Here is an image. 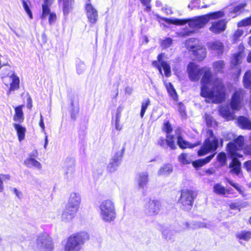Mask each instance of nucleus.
Returning <instances> with one entry per match:
<instances>
[{
	"mask_svg": "<svg viewBox=\"0 0 251 251\" xmlns=\"http://www.w3.org/2000/svg\"><path fill=\"white\" fill-rule=\"evenodd\" d=\"M81 199L80 196L75 193L71 194L68 202L61 214V219L65 222H69L76 216L78 211Z\"/></svg>",
	"mask_w": 251,
	"mask_h": 251,
	"instance_id": "nucleus-2",
	"label": "nucleus"
},
{
	"mask_svg": "<svg viewBox=\"0 0 251 251\" xmlns=\"http://www.w3.org/2000/svg\"><path fill=\"white\" fill-rule=\"evenodd\" d=\"M238 48L239 50L232 55L230 63L231 69L236 70V77H238L241 73V68L238 66L241 64L240 59L242 58L245 50L243 45H240Z\"/></svg>",
	"mask_w": 251,
	"mask_h": 251,
	"instance_id": "nucleus-12",
	"label": "nucleus"
},
{
	"mask_svg": "<svg viewBox=\"0 0 251 251\" xmlns=\"http://www.w3.org/2000/svg\"><path fill=\"white\" fill-rule=\"evenodd\" d=\"M90 239L89 234L81 231L72 234L68 237L64 247L65 251H79L81 246Z\"/></svg>",
	"mask_w": 251,
	"mask_h": 251,
	"instance_id": "nucleus-3",
	"label": "nucleus"
},
{
	"mask_svg": "<svg viewBox=\"0 0 251 251\" xmlns=\"http://www.w3.org/2000/svg\"><path fill=\"white\" fill-rule=\"evenodd\" d=\"M220 115L225 119L228 120L231 116V113L228 109L222 107L220 110Z\"/></svg>",
	"mask_w": 251,
	"mask_h": 251,
	"instance_id": "nucleus-45",
	"label": "nucleus"
},
{
	"mask_svg": "<svg viewBox=\"0 0 251 251\" xmlns=\"http://www.w3.org/2000/svg\"><path fill=\"white\" fill-rule=\"evenodd\" d=\"M3 190V182L0 178V192H2Z\"/></svg>",
	"mask_w": 251,
	"mask_h": 251,
	"instance_id": "nucleus-62",
	"label": "nucleus"
},
{
	"mask_svg": "<svg viewBox=\"0 0 251 251\" xmlns=\"http://www.w3.org/2000/svg\"><path fill=\"white\" fill-rule=\"evenodd\" d=\"M226 194H233V190L231 188L226 189Z\"/></svg>",
	"mask_w": 251,
	"mask_h": 251,
	"instance_id": "nucleus-59",
	"label": "nucleus"
},
{
	"mask_svg": "<svg viewBox=\"0 0 251 251\" xmlns=\"http://www.w3.org/2000/svg\"><path fill=\"white\" fill-rule=\"evenodd\" d=\"M244 167L248 172H251V159L245 161L244 164Z\"/></svg>",
	"mask_w": 251,
	"mask_h": 251,
	"instance_id": "nucleus-54",
	"label": "nucleus"
},
{
	"mask_svg": "<svg viewBox=\"0 0 251 251\" xmlns=\"http://www.w3.org/2000/svg\"><path fill=\"white\" fill-rule=\"evenodd\" d=\"M246 5V3H240L234 7H233L232 9V13H236L238 12H240L241 11H242L244 9L245 6Z\"/></svg>",
	"mask_w": 251,
	"mask_h": 251,
	"instance_id": "nucleus-48",
	"label": "nucleus"
},
{
	"mask_svg": "<svg viewBox=\"0 0 251 251\" xmlns=\"http://www.w3.org/2000/svg\"><path fill=\"white\" fill-rule=\"evenodd\" d=\"M219 147V141L216 137H214L212 140L206 138L203 142V145L197 151L198 156H204L208 153L215 152V151Z\"/></svg>",
	"mask_w": 251,
	"mask_h": 251,
	"instance_id": "nucleus-9",
	"label": "nucleus"
},
{
	"mask_svg": "<svg viewBox=\"0 0 251 251\" xmlns=\"http://www.w3.org/2000/svg\"><path fill=\"white\" fill-rule=\"evenodd\" d=\"M172 41L173 40L171 38H167L162 42L161 46L163 47V48L167 49L172 45Z\"/></svg>",
	"mask_w": 251,
	"mask_h": 251,
	"instance_id": "nucleus-50",
	"label": "nucleus"
},
{
	"mask_svg": "<svg viewBox=\"0 0 251 251\" xmlns=\"http://www.w3.org/2000/svg\"><path fill=\"white\" fill-rule=\"evenodd\" d=\"M100 215L102 219L108 222L113 221L116 217V211L114 203L109 200L102 202L100 206Z\"/></svg>",
	"mask_w": 251,
	"mask_h": 251,
	"instance_id": "nucleus-5",
	"label": "nucleus"
},
{
	"mask_svg": "<svg viewBox=\"0 0 251 251\" xmlns=\"http://www.w3.org/2000/svg\"><path fill=\"white\" fill-rule=\"evenodd\" d=\"M238 27L251 26V16L239 21L237 24Z\"/></svg>",
	"mask_w": 251,
	"mask_h": 251,
	"instance_id": "nucleus-40",
	"label": "nucleus"
},
{
	"mask_svg": "<svg viewBox=\"0 0 251 251\" xmlns=\"http://www.w3.org/2000/svg\"><path fill=\"white\" fill-rule=\"evenodd\" d=\"M245 139L243 135H239L232 141L228 142L226 145V151L232 158L233 157L242 158L243 155L238 153V151L242 150L244 145Z\"/></svg>",
	"mask_w": 251,
	"mask_h": 251,
	"instance_id": "nucleus-4",
	"label": "nucleus"
},
{
	"mask_svg": "<svg viewBox=\"0 0 251 251\" xmlns=\"http://www.w3.org/2000/svg\"><path fill=\"white\" fill-rule=\"evenodd\" d=\"M228 167L230 169V173L232 175L239 176L242 172L241 163L236 157H233L231 159L228 165Z\"/></svg>",
	"mask_w": 251,
	"mask_h": 251,
	"instance_id": "nucleus-25",
	"label": "nucleus"
},
{
	"mask_svg": "<svg viewBox=\"0 0 251 251\" xmlns=\"http://www.w3.org/2000/svg\"><path fill=\"white\" fill-rule=\"evenodd\" d=\"M208 133H209V136H210L211 137H212V138H214V137H215V136H214V133H213V132L212 130H211V129L208 130Z\"/></svg>",
	"mask_w": 251,
	"mask_h": 251,
	"instance_id": "nucleus-61",
	"label": "nucleus"
},
{
	"mask_svg": "<svg viewBox=\"0 0 251 251\" xmlns=\"http://www.w3.org/2000/svg\"><path fill=\"white\" fill-rule=\"evenodd\" d=\"M125 151V148L123 147L120 152L116 153L114 157L112 159V161L109 163L108 166L109 171L110 172L114 171L115 169V167L118 165L119 161L121 160Z\"/></svg>",
	"mask_w": 251,
	"mask_h": 251,
	"instance_id": "nucleus-28",
	"label": "nucleus"
},
{
	"mask_svg": "<svg viewBox=\"0 0 251 251\" xmlns=\"http://www.w3.org/2000/svg\"><path fill=\"white\" fill-rule=\"evenodd\" d=\"M227 23L225 19L214 21L209 28V30L215 34L223 33L226 29Z\"/></svg>",
	"mask_w": 251,
	"mask_h": 251,
	"instance_id": "nucleus-18",
	"label": "nucleus"
},
{
	"mask_svg": "<svg viewBox=\"0 0 251 251\" xmlns=\"http://www.w3.org/2000/svg\"><path fill=\"white\" fill-rule=\"evenodd\" d=\"M176 133L177 144L181 149L184 150L186 149H193L200 145V142H197L192 144L185 140L181 134L180 130L178 128L176 131Z\"/></svg>",
	"mask_w": 251,
	"mask_h": 251,
	"instance_id": "nucleus-19",
	"label": "nucleus"
},
{
	"mask_svg": "<svg viewBox=\"0 0 251 251\" xmlns=\"http://www.w3.org/2000/svg\"><path fill=\"white\" fill-rule=\"evenodd\" d=\"M247 61L248 63H251V51L249 52V54L247 57Z\"/></svg>",
	"mask_w": 251,
	"mask_h": 251,
	"instance_id": "nucleus-58",
	"label": "nucleus"
},
{
	"mask_svg": "<svg viewBox=\"0 0 251 251\" xmlns=\"http://www.w3.org/2000/svg\"><path fill=\"white\" fill-rule=\"evenodd\" d=\"M24 105L21 104L14 107L15 113L13 116V120L19 124L22 123L25 119L24 113L23 108Z\"/></svg>",
	"mask_w": 251,
	"mask_h": 251,
	"instance_id": "nucleus-29",
	"label": "nucleus"
},
{
	"mask_svg": "<svg viewBox=\"0 0 251 251\" xmlns=\"http://www.w3.org/2000/svg\"><path fill=\"white\" fill-rule=\"evenodd\" d=\"M189 51L197 62L204 60L207 56L205 47L201 44H197L190 46Z\"/></svg>",
	"mask_w": 251,
	"mask_h": 251,
	"instance_id": "nucleus-13",
	"label": "nucleus"
},
{
	"mask_svg": "<svg viewBox=\"0 0 251 251\" xmlns=\"http://www.w3.org/2000/svg\"><path fill=\"white\" fill-rule=\"evenodd\" d=\"M156 18L157 20L160 22V20L165 22L168 24H173L175 25H182L188 24L189 27L193 29H198L197 27L192 25L193 22L197 20V17L192 19H170L166 17H161L158 14L155 15Z\"/></svg>",
	"mask_w": 251,
	"mask_h": 251,
	"instance_id": "nucleus-14",
	"label": "nucleus"
},
{
	"mask_svg": "<svg viewBox=\"0 0 251 251\" xmlns=\"http://www.w3.org/2000/svg\"><path fill=\"white\" fill-rule=\"evenodd\" d=\"M165 86L170 97L175 101H177L178 100V96L172 83L171 82L166 83Z\"/></svg>",
	"mask_w": 251,
	"mask_h": 251,
	"instance_id": "nucleus-31",
	"label": "nucleus"
},
{
	"mask_svg": "<svg viewBox=\"0 0 251 251\" xmlns=\"http://www.w3.org/2000/svg\"><path fill=\"white\" fill-rule=\"evenodd\" d=\"M26 107L29 109H31L32 107V100L30 96H28L27 98Z\"/></svg>",
	"mask_w": 251,
	"mask_h": 251,
	"instance_id": "nucleus-55",
	"label": "nucleus"
},
{
	"mask_svg": "<svg viewBox=\"0 0 251 251\" xmlns=\"http://www.w3.org/2000/svg\"><path fill=\"white\" fill-rule=\"evenodd\" d=\"M74 169L72 167H70L68 168V172L66 173V174H68L69 173V171L73 172H74Z\"/></svg>",
	"mask_w": 251,
	"mask_h": 251,
	"instance_id": "nucleus-64",
	"label": "nucleus"
},
{
	"mask_svg": "<svg viewBox=\"0 0 251 251\" xmlns=\"http://www.w3.org/2000/svg\"><path fill=\"white\" fill-rule=\"evenodd\" d=\"M204 119L207 126H211L213 124V118L209 115L206 114L205 115Z\"/></svg>",
	"mask_w": 251,
	"mask_h": 251,
	"instance_id": "nucleus-53",
	"label": "nucleus"
},
{
	"mask_svg": "<svg viewBox=\"0 0 251 251\" xmlns=\"http://www.w3.org/2000/svg\"><path fill=\"white\" fill-rule=\"evenodd\" d=\"M236 124L242 129L251 130V121L244 116L238 117Z\"/></svg>",
	"mask_w": 251,
	"mask_h": 251,
	"instance_id": "nucleus-26",
	"label": "nucleus"
},
{
	"mask_svg": "<svg viewBox=\"0 0 251 251\" xmlns=\"http://www.w3.org/2000/svg\"><path fill=\"white\" fill-rule=\"evenodd\" d=\"M242 151L245 155L251 156V144L243 146Z\"/></svg>",
	"mask_w": 251,
	"mask_h": 251,
	"instance_id": "nucleus-52",
	"label": "nucleus"
},
{
	"mask_svg": "<svg viewBox=\"0 0 251 251\" xmlns=\"http://www.w3.org/2000/svg\"><path fill=\"white\" fill-rule=\"evenodd\" d=\"M224 16L225 13L222 10L210 12L205 15L197 17V20L193 22L191 25L200 29L203 27L210 20L218 19L223 18Z\"/></svg>",
	"mask_w": 251,
	"mask_h": 251,
	"instance_id": "nucleus-8",
	"label": "nucleus"
},
{
	"mask_svg": "<svg viewBox=\"0 0 251 251\" xmlns=\"http://www.w3.org/2000/svg\"><path fill=\"white\" fill-rule=\"evenodd\" d=\"M150 104V100L149 99H146L144 101L142 102L141 111H140V117L143 118L145 115L146 111L148 108V106Z\"/></svg>",
	"mask_w": 251,
	"mask_h": 251,
	"instance_id": "nucleus-43",
	"label": "nucleus"
},
{
	"mask_svg": "<svg viewBox=\"0 0 251 251\" xmlns=\"http://www.w3.org/2000/svg\"><path fill=\"white\" fill-rule=\"evenodd\" d=\"M187 73L191 81L200 80V95L205 99L206 102L221 103L225 100L227 95L226 85L218 77L213 81V74L210 68H199L195 62H190L187 66Z\"/></svg>",
	"mask_w": 251,
	"mask_h": 251,
	"instance_id": "nucleus-1",
	"label": "nucleus"
},
{
	"mask_svg": "<svg viewBox=\"0 0 251 251\" xmlns=\"http://www.w3.org/2000/svg\"><path fill=\"white\" fill-rule=\"evenodd\" d=\"M243 33L244 31L241 29L238 28L235 30L231 36L233 43H235L238 41Z\"/></svg>",
	"mask_w": 251,
	"mask_h": 251,
	"instance_id": "nucleus-41",
	"label": "nucleus"
},
{
	"mask_svg": "<svg viewBox=\"0 0 251 251\" xmlns=\"http://www.w3.org/2000/svg\"><path fill=\"white\" fill-rule=\"evenodd\" d=\"M219 146L220 147H222L223 145V139L221 138L220 140L219 139Z\"/></svg>",
	"mask_w": 251,
	"mask_h": 251,
	"instance_id": "nucleus-63",
	"label": "nucleus"
},
{
	"mask_svg": "<svg viewBox=\"0 0 251 251\" xmlns=\"http://www.w3.org/2000/svg\"><path fill=\"white\" fill-rule=\"evenodd\" d=\"M163 53H160L158 55L157 60H154L152 62V65L156 68L161 74L162 73V68L164 71V75L166 77H170L171 75V69L170 65L165 61H162Z\"/></svg>",
	"mask_w": 251,
	"mask_h": 251,
	"instance_id": "nucleus-15",
	"label": "nucleus"
},
{
	"mask_svg": "<svg viewBox=\"0 0 251 251\" xmlns=\"http://www.w3.org/2000/svg\"><path fill=\"white\" fill-rule=\"evenodd\" d=\"M195 192L190 189H183L180 190V196L178 202L184 210H189L193 206L195 198Z\"/></svg>",
	"mask_w": 251,
	"mask_h": 251,
	"instance_id": "nucleus-7",
	"label": "nucleus"
},
{
	"mask_svg": "<svg viewBox=\"0 0 251 251\" xmlns=\"http://www.w3.org/2000/svg\"><path fill=\"white\" fill-rule=\"evenodd\" d=\"M39 124L40 126L42 129V130L43 131H44L45 129V125L44 123V120H43L42 115H40V118Z\"/></svg>",
	"mask_w": 251,
	"mask_h": 251,
	"instance_id": "nucleus-56",
	"label": "nucleus"
},
{
	"mask_svg": "<svg viewBox=\"0 0 251 251\" xmlns=\"http://www.w3.org/2000/svg\"><path fill=\"white\" fill-rule=\"evenodd\" d=\"M213 192L217 195L225 196L226 188L221 183H216L213 186Z\"/></svg>",
	"mask_w": 251,
	"mask_h": 251,
	"instance_id": "nucleus-38",
	"label": "nucleus"
},
{
	"mask_svg": "<svg viewBox=\"0 0 251 251\" xmlns=\"http://www.w3.org/2000/svg\"><path fill=\"white\" fill-rule=\"evenodd\" d=\"M122 111V107L120 106L118 107L117 109V113L115 120V126L117 130H120L121 127L120 126L119 124V120L121 117V114Z\"/></svg>",
	"mask_w": 251,
	"mask_h": 251,
	"instance_id": "nucleus-46",
	"label": "nucleus"
},
{
	"mask_svg": "<svg viewBox=\"0 0 251 251\" xmlns=\"http://www.w3.org/2000/svg\"><path fill=\"white\" fill-rule=\"evenodd\" d=\"M54 0H44L43 3L42 4V13L40 18L42 19H46L48 16V21L50 24L54 23L56 19L57 16L55 12H51L50 7Z\"/></svg>",
	"mask_w": 251,
	"mask_h": 251,
	"instance_id": "nucleus-10",
	"label": "nucleus"
},
{
	"mask_svg": "<svg viewBox=\"0 0 251 251\" xmlns=\"http://www.w3.org/2000/svg\"><path fill=\"white\" fill-rule=\"evenodd\" d=\"M225 63L223 60L216 61L213 62L212 67L216 73H223L225 68Z\"/></svg>",
	"mask_w": 251,
	"mask_h": 251,
	"instance_id": "nucleus-33",
	"label": "nucleus"
},
{
	"mask_svg": "<svg viewBox=\"0 0 251 251\" xmlns=\"http://www.w3.org/2000/svg\"><path fill=\"white\" fill-rule=\"evenodd\" d=\"M215 154L216 152H214L206 156L204 158H201L193 161L192 162L193 166L196 170L199 169L200 168L202 167L204 165L210 162L214 157Z\"/></svg>",
	"mask_w": 251,
	"mask_h": 251,
	"instance_id": "nucleus-27",
	"label": "nucleus"
},
{
	"mask_svg": "<svg viewBox=\"0 0 251 251\" xmlns=\"http://www.w3.org/2000/svg\"><path fill=\"white\" fill-rule=\"evenodd\" d=\"M157 144L163 148L169 147L172 150H175L176 149L174 135H166L165 138L162 137H160L158 141Z\"/></svg>",
	"mask_w": 251,
	"mask_h": 251,
	"instance_id": "nucleus-21",
	"label": "nucleus"
},
{
	"mask_svg": "<svg viewBox=\"0 0 251 251\" xmlns=\"http://www.w3.org/2000/svg\"><path fill=\"white\" fill-rule=\"evenodd\" d=\"M37 244L40 246L42 251H53V245L51 238L46 235H42L38 237Z\"/></svg>",
	"mask_w": 251,
	"mask_h": 251,
	"instance_id": "nucleus-16",
	"label": "nucleus"
},
{
	"mask_svg": "<svg viewBox=\"0 0 251 251\" xmlns=\"http://www.w3.org/2000/svg\"><path fill=\"white\" fill-rule=\"evenodd\" d=\"M178 160L182 164L187 165L191 163L188 154L186 153H181L178 156Z\"/></svg>",
	"mask_w": 251,
	"mask_h": 251,
	"instance_id": "nucleus-42",
	"label": "nucleus"
},
{
	"mask_svg": "<svg viewBox=\"0 0 251 251\" xmlns=\"http://www.w3.org/2000/svg\"><path fill=\"white\" fill-rule=\"evenodd\" d=\"M141 3L145 6V10L147 12L151 10V0H140Z\"/></svg>",
	"mask_w": 251,
	"mask_h": 251,
	"instance_id": "nucleus-51",
	"label": "nucleus"
},
{
	"mask_svg": "<svg viewBox=\"0 0 251 251\" xmlns=\"http://www.w3.org/2000/svg\"><path fill=\"white\" fill-rule=\"evenodd\" d=\"M247 205L246 202H242L241 200H237V201L231 202L228 204L229 208L230 210H236L240 211L241 209Z\"/></svg>",
	"mask_w": 251,
	"mask_h": 251,
	"instance_id": "nucleus-34",
	"label": "nucleus"
},
{
	"mask_svg": "<svg viewBox=\"0 0 251 251\" xmlns=\"http://www.w3.org/2000/svg\"><path fill=\"white\" fill-rule=\"evenodd\" d=\"M173 171L171 165L169 164H164L158 170V174L159 175H166L170 174Z\"/></svg>",
	"mask_w": 251,
	"mask_h": 251,
	"instance_id": "nucleus-39",
	"label": "nucleus"
},
{
	"mask_svg": "<svg viewBox=\"0 0 251 251\" xmlns=\"http://www.w3.org/2000/svg\"><path fill=\"white\" fill-rule=\"evenodd\" d=\"M138 185L140 188H144L148 182V174L147 173H141L138 175Z\"/></svg>",
	"mask_w": 251,
	"mask_h": 251,
	"instance_id": "nucleus-36",
	"label": "nucleus"
},
{
	"mask_svg": "<svg viewBox=\"0 0 251 251\" xmlns=\"http://www.w3.org/2000/svg\"><path fill=\"white\" fill-rule=\"evenodd\" d=\"M85 9L89 22L92 24H95L98 17V12L96 9L90 3L86 4Z\"/></svg>",
	"mask_w": 251,
	"mask_h": 251,
	"instance_id": "nucleus-22",
	"label": "nucleus"
},
{
	"mask_svg": "<svg viewBox=\"0 0 251 251\" xmlns=\"http://www.w3.org/2000/svg\"><path fill=\"white\" fill-rule=\"evenodd\" d=\"M22 3H23V7H24V9L25 10V11H26V13L27 14L29 18L31 19H32L33 16H32V12L28 6L27 3H26V2L25 0H23Z\"/></svg>",
	"mask_w": 251,
	"mask_h": 251,
	"instance_id": "nucleus-49",
	"label": "nucleus"
},
{
	"mask_svg": "<svg viewBox=\"0 0 251 251\" xmlns=\"http://www.w3.org/2000/svg\"><path fill=\"white\" fill-rule=\"evenodd\" d=\"M161 208V203L158 200L150 199L145 205L147 212L152 216L158 214Z\"/></svg>",
	"mask_w": 251,
	"mask_h": 251,
	"instance_id": "nucleus-17",
	"label": "nucleus"
},
{
	"mask_svg": "<svg viewBox=\"0 0 251 251\" xmlns=\"http://www.w3.org/2000/svg\"><path fill=\"white\" fill-rule=\"evenodd\" d=\"M2 81L7 87H9L7 91V95H9L11 91L18 90L20 88L19 77L13 73L10 75L2 77Z\"/></svg>",
	"mask_w": 251,
	"mask_h": 251,
	"instance_id": "nucleus-11",
	"label": "nucleus"
},
{
	"mask_svg": "<svg viewBox=\"0 0 251 251\" xmlns=\"http://www.w3.org/2000/svg\"><path fill=\"white\" fill-rule=\"evenodd\" d=\"M247 95V92L242 88H236L231 96L229 105L233 110H240L243 105V102Z\"/></svg>",
	"mask_w": 251,
	"mask_h": 251,
	"instance_id": "nucleus-6",
	"label": "nucleus"
},
{
	"mask_svg": "<svg viewBox=\"0 0 251 251\" xmlns=\"http://www.w3.org/2000/svg\"><path fill=\"white\" fill-rule=\"evenodd\" d=\"M38 156V151L37 150H33L31 153L29 154L28 157L25 160L24 164L28 167L32 166L38 169H41L42 168L41 164L35 159Z\"/></svg>",
	"mask_w": 251,
	"mask_h": 251,
	"instance_id": "nucleus-20",
	"label": "nucleus"
},
{
	"mask_svg": "<svg viewBox=\"0 0 251 251\" xmlns=\"http://www.w3.org/2000/svg\"><path fill=\"white\" fill-rule=\"evenodd\" d=\"M13 126L16 131L18 140L21 142L25 138L26 131V128L22 126L21 124L19 123H14Z\"/></svg>",
	"mask_w": 251,
	"mask_h": 251,
	"instance_id": "nucleus-30",
	"label": "nucleus"
},
{
	"mask_svg": "<svg viewBox=\"0 0 251 251\" xmlns=\"http://www.w3.org/2000/svg\"><path fill=\"white\" fill-rule=\"evenodd\" d=\"M59 5L62 8L64 16H68L74 8L75 0H58Z\"/></svg>",
	"mask_w": 251,
	"mask_h": 251,
	"instance_id": "nucleus-24",
	"label": "nucleus"
},
{
	"mask_svg": "<svg viewBox=\"0 0 251 251\" xmlns=\"http://www.w3.org/2000/svg\"><path fill=\"white\" fill-rule=\"evenodd\" d=\"M207 48L209 50L216 51L218 56H221L224 52L225 46L219 40H216L207 44Z\"/></svg>",
	"mask_w": 251,
	"mask_h": 251,
	"instance_id": "nucleus-23",
	"label": "nucleus"
},
{
	"mask_svg": "<svg viewBox=\"0 0 251 251\" xmlns=\"http://www.w3.org/2000/svg\"><path fill=\"white\" fill-rule=\"evenodd\" d=\"M162 131L166 135H172L173 131V126L169 120H165L162 126Z\"/></svg>",
	"mask_w": 251,
	"mask_h": 251,
	"instance_id": "nucleus-37",
	"label": "nucleus"
},
{
	"mask_svg": "<svg viewBox=\"0 0 251 251\" xmlns=\"http://www.w3.org/2000/svg\"><path fill=\"white\" fill-rule=\"evenodd\" d=\"M227 182L233 187H234L239 194L243 195V191H242L239 185L236 183H234L232 180L228 179Z\"/></svg>",
	"mask_w": 251,
	"mask_h": 251,
	"instance_id": "nucleus-47",
	"label": "nucleus"
},
{
	"mask_svg": "<svg viewBox=\"0 0 251 251\" xmlns=\"http://www.w3.org/2000/svg\"><path fill=\"white\" fill-rule=\"evenodd\" d=\"M184 226H185V228L189 229L191 227L189 223L186 222L184 224Z\"/></svg>",
	"mask_w": 251,
	"mask_h": 251,
	"instance_id": "nucleus-60",
	"label": "nucleus"
},
{
	"mask_svg": "<svg viewBox=\"0 0 251 251\" xmlns=\"http://www.w3.org/2000/svg\"><path fill=\"white\" fill-rule=\"evenodd\" d=\"M13 191L18 198H20L22 196V192H19L16 188H14Z\"/></svg>",
	"mask_w": 251,
	"mask_h": 251,
	"instance_id": "nucleus-57",
	"label": "nucleus"
},
{
	"mask_svg": "<svg viewBox=\"0 0 251 251\" xmlns=\"http://www.w3.org/2000/svg\"><path fill=\"white\" fill-rule=\"evenodd\" d=\"M177 110L182 117H184L186 116V108L182 102L177 103Z\"/></svg>",
	"mask_w": 251,
	"mask_h": 251,
	"instance_id": "nucleus-44",
	"label": "nucleus"
},
{
	"mask_svg": "<svg viewBox=\"0 0 251 251\" xmlns=\"http://www.w3.org/2000/svg\"><path fill=\"white\" fill-rule=\"evenodd\" d=\"M236 237L240 241H249L251 239V231L242 230L236 234Z\"/></svg>",
	"mask_w": 251,
	"mask_h": 251,
	"instance_id": "nucleus-35",
	"label": "nucleus"
},
{
	"mask_svg": "<svg viewBox=\"0 0 251 251\" xmlns=\"http://www.w3.org/2000/svg\"><path fill=\"white\" fill-rule=\"evenodd\" d=\"M216 161L220 167H223L227 165V155L224 151L219 152L216 156Z\"/></svg>",
	"mask_w": 251,
	"mask_h": 251,
	"instance_id": "nucleus-32",
	"label": "nucleus"
}]
</instances>
